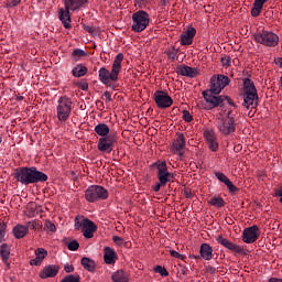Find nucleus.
<instances>
[{
	"mask_svg": "<svg viewBox=\"0 0 282 282\" xmlns=\"http://www.w3.org/2000/svg\"><path fill=\"white\" fill-rule=\"evenodd\" d=\"M154 101L159 109H169V107L173 105V98H171L167 93L162 90H156L154 93Z\"/></svg>",
	"mask_w": 282,
	"mask_h": 282,
	"instance_id": "9b49d317",
	"label": "nucleus"
},
{
	"mask_svg": "<svg viewBox=\"0 0 282 282\" xmlns=\"http://www.w3.org/2000/svg\"><path fill=\"white\" fill-rule=\"evenodd\" d=\"M177 74H180L181 76H187L188 78H195V76L199 74V70L191 66H181L177 68Z\"/></svg>",
	"mask_w": 282,
	"mask_h": 282,
	"instance_id": "4be33fe9",
	"label": "nucleus"
},
{
	"mask_svg": "<svg viewBox=\"0 0 282 282\" xmlns=\"http://www.w3.org/2000/svg\"><path fill=\"white\" fill-rule=\"evenodd\" d=\"M230 85V77L226 75H214L210 78V84H209V91H213L216 96L219 95L220 91H224L226 87Z\"/></svg>",
	"mask_w": 282,
	"mask_h": 282,
	"instance_id": "0eeeda50",
	"label": "nucleus"
},
{
	"mask_svg": "<svg viewBox=\"0 0 282 282\" xmlns=\"http://www.w3.org/2000/svg\"><path fill=\"white\" fill-rule=\"evenodd\" d=\"M199 254L204 261H210L213 259V247L208 243L200 245Z\"/></svg>",
	"mask_w": 282,
	"mask_h": 282,
	"instance_id": "bb28decb",
	"label": "nucleus"
},
{
	"mask_svg": "<svg viewBox=\"0 0 282 282\" xmlns=\"http://www.w3.org/2000/svg\"><path fill=\"white\" fill-rule=\"evenodd\" d=\"M72 56H73V59L77 62L84 58V56H87V52L80 48H75L72 53Z\"/></svg>",
	"mask_w": 282,
	"mask_h": 282,
	"instance_id": "f704fd0d",
	"label": "nucleus"
},
{
	"mask_svg": "<svg viewBox=\"0 0 282 282\" xmlns=\"http://www.w3.org/2000/svg\"><path fill=\"white\" fill-rule=\"evenodd\" d=\"M85 30H87V32H89L90 34H94V28L86 26Z\"/></svg>",
	"mask_w": 282,
	"mask_h": 282,
	"instance_id": "4d7b16f0",
	"label": "nucleus"
},
{
	"mask_svg": "<svg viewBox=\"0 0 282 282\" xmlns=\"http://www.w3.org/2000/svg\"><path fill=\"white\" fill-rule=\"evenodd\" d=\"M183 120H185V122H192L193 115H191V112L188 110H184L183 111Z\"/></svg>",
	"mask_w": 282,
	"mask_h": 282,
	"instance_id": "a19ab883",
	"label": "nucleus"
},
{
	"mask_svg": "<svg viewBox=\"0 0 282 282\" xmlns=\"http://www.w3.org/2000/svg\"><path fill=\"white\" fill-rule=\"evenodd\" d=\"M280 203L282 204V196H281V198H280Z\"/></svg>",
	"mask_w": 282,
	"mask_h": 282,
	"instance_id": "69168bd1",
	"label": "nucleus"
},
{
	"mask_svg": "<svg viewBox=\"0 0 282 282\" xmlns=\"http://www.w3.org/2000/svg\"><path fill=\"white\" fill-rule=\"evenodd\" d=\"M185 197H191V192L185 191Z\"/></svg>",
	"mask_w": 282,
	"mask_h": 282,
	"instance_id": "bf43d9fd",
	"label": "nucleus"
},
{
	"mask_svg": "<svg viewBox=\"0 0 282 282\" xmlns=\"http://www.w3.org/2000/svg\"><path fill=\"white\" fill-rule=\"evenodd\" d=\"M104 261L107 265H113L118 261V253L110 247L104 248Z\"/></svg>",
	"mask_w": 282,
	"mask_h": 282,
	"instance_id": "6ab92c4d",
	"label": "nucleus"
},
{
	"mask_svg": "<svg viewBox=\"0 0 282 282\" xmlns=\"http://www.w3.org/2000/svg\"><path fill=\"white\" fill-rule=\"evenodd\" d=\"M79 87L83 91H87V89H89V85L87 83H82Z\"/></svg>",
	"mask_w": 282,
	"mask_h": 282,
	"instance_id": "603ef678",
	"label": "nucleus"
},
{
	"mask_svg": "<svg viewBox=\"0 0 282 282\" xmlns=\"http://www.w3.org/2000/svg\"><path fill=\"white\" fill-rule=\"evenodd\" d=\"M72 99L68 97H61L57 101L56 113L59 122H67L72 116Z\"/></svg>",
	"mask_w": 282,
	"mask_h": 282,
	"instance_id": "20e7f679",
	"label": "nucleus"
},
{
	"mask_svg": "<svg viewBox=\"0 0 282 282\" xmlns=\"http://www.w3.org/2000/svg\"><path fill=\"white\" fill-rule=\"evenodd\" d=\"M204 137L207 141V144L210 151L216 152L219 150V143L217 142V137L215 135V131H213L212 129H207L204 132Z\"/></svg>",
	"mask_w": 282,
	"mask_h": 282,
	"instance_id": "f3484780",
	"label": "nucleus"
},
{
	"mask_svg": "<svg viewBox=\"0 0 282 282\" xmlns=\"http://www.w3.org/2000/svg\"><path fill=\"white\" fill-rule=\"evenodd\" d=\"M226 186L229 193H237V191H239V188H237V186H235V184H232L230 181L227 183Z\"/></svg>",
	"mask_w": 282,
	"mask_h": 282,
	"instance_id": "a18cd8bd",
	"label": "nucleus"
},
{
	"mask_svg": "<svg viewBox=\"0 0 282 282\" xmlns=\"http://www.w3.org/2000/svg\"><path fill=\"white\" fill-rule=\"evenodd\" d=\"M85 74H87V67L83 65H77L75 68H73V76H75V78H80L85 76Z\"/></svg>",
	"mask_w": 282,
	"mask_h": 282,
	"instance_id": "473e14b6",
	"label": "nucleus"
},
{
	"mask_svg": "<svg viewBox=\"0 0 282 282\" xmlns=\"http://www.w3.org/2000/svg\"><path fill=\"white\" fill-rule=\"evenodd\" d=\"M259 235H261L259 226L253 225L243 230L242 241H245V243H254V241L259 239Z\"/></svg>",
	"mask_w": 282,
	"mask_h": 282,
	"instance_id": "ddd939ff",
	"label": "nucleus"
},
{
	"mask_svg": "<svg viewBox=\"0 0 282 282\" xmlns=\"http://www.w3.org/2000/svg\"><path fill=\"white\" fill-rule=\"evenodd\" d=\"M203 98L209 106V109H215V107L224 105V100H230L228 96H215V93L210 90H204Z\"/></svg>",
	"mask_w": 282,
	"mask_h": 282,
	"instance_id": "1a4fd4ad",
	"label": "nucleus"
},
{
	"mask_svg": "<svg viewBox=\"0 0 282 282\" xmlns=\"http://www.w3.org/2000/svg\"><path fill=\"white\" fill-rule=\"evenodd\" d=\"M275 195H276L278 197H282V186L279 187V188L275 191Z\"/></svg>",
	"mask_w": 282,
	"mask_h": 282,
	"instance_id": "5fc2aeb1",
	"label": "nucleus"
},
{
	"mask_svg": "<svg viewBox=\"0 0 282 282\" xmlns=\"http://www.w3.org/2000/svg\"><path fill=\"white\" fill-rule=\"evenodd\" d=\"M264 3H268V0H254L253 7L251 9V14L253 17H259V14H261V11L263 10Z\"/></svg>",
	"mask_w": 282,
	"mask_h": 282,
	"instance_id": "c85d7f7f",
	"label": "nucleus"
},
{
	"mask_svg": "<svg viewBox=\"0 0 282 282\" xmlns=\"http://www.w3.org/2000/svg\"><path fill=\"white\" fill-rule=\"evenodd\" d=\"M109 126L105 123H99L95 127V133L101 138H107L109 135Z\"/></svg>",
	"mask_w": 282,
	"mask_h": 282,
	"instance_id": "7c9ffc66",
	"label": "nucleus"
},
{
	"mask_svg": "<svg viewBox=\"0 0 282 282\" xmlns=\"http://www.w3.org/2000/svg\"><path fill=\"white\" fill-rule=\"evenodd\" d=\"M68 250H78V248H80V245L78 243V241L73 240L67 245Z\"/></svg>",
	"mask_w": 282,
	"mask_h": 282,
	"instance_id": "ea45409f",
	"label": "nucleus"
},
{
	"mask_svg": "<svg viewBox=\"0 0 282 282\" xmlns=\"http://www.w3.org/2000/svg\"><path fill=\"white\" fill-rule=\"evenodd\" d=\"M61 282H80V275L69 274L65 276Z\"/></svg>",
	"mask_w": 282,
	"mask_h": 282,
	"instance_id": "e433bc0d",
	"label": "nucleus"
},
{
	"mask_svg": "<svg viewBox=\"0 0 282 282\" xmlns=\"http://www.w3.org/2000/svg\"><path fill=\"white\" fill-rule=\"evenodd\" d=\"M112 241L113 243H116L117 246H122L124 243V239L120 238L119 236H113L112 237Z\"/></svg>",
	"mask_w": 282,
	"mask_h": 282,
	"instance_id": "49530a36",
	"label": "nucleus"
},
{
	"mask_svg": "<svg viewBox=\"0 0 282 282\" xmlns=\"http://www.w3.org/2000/svg\"><path fill=\"white\" fill-rule=\"evenodd\" d=\"M158 169V178L161 184H169L171 180H173V174L169 172V167H166V162L161 161L156 163Z\"/></svg>",
	"mask_w": 282,
	"mask_h": 282,
	"instance_id": "f8f14e48",
	"label": "nucleus"
},
{
	"mask_svg": "<svg viewBox=\"0 0 282 282\" xmlns=\"http://www.w3.org/2000/svg\"><path fill=\"white\" fill-rule=\"evenodd\" d=\"M59 20L62 21L66 30H69V28H72V15H69V10L59 9Z\"/></svg>",
	"mask_w": 282,
	"mask_h": 282,
	"instance_id": "393cba45",
	"label": "nucleus"
},
{
	"mask_svg": "<svg viewBox=\"0 0 282 282\" xmlns=\"http://www.w3.org/2000/svg\"><path fill=\"white\" fill-rule=\"evenodd\" d=\"M257 100H259V95L257 94L254 82L250 78H246L243 80V106L250 109V107H254Z\"/></svg>",
	"mask_w": 282,
	"mask_h": 282,
	"instance_id": "7ed1b4c3",
	"label": "nucleus"
},
{
	"mask_svg": "<svg viewBox=\"0 0 282 282\" xmlns=\"http://www.w3.org/2000/svg\"><path fill=\"white\" fill-rule=\"evenodd\" d=\"M170 254H171V257H174V259L184 260V256H182L180 252H177L175 250H170Z\"/></svg>",
	"mask_w": 282,
	"mask_h": 282,
	"instance_id": "de8ad7c7",
	"label": "nucleus"
},
{
	"mask_svg": "<svg viewBox=\"0 0 282 282\" xmlns=\"http://www.w3.org/2000/svg\"><path fill=\"white\" fill-rule=\"evenodd\" d=\"M6 224L4 223H0V243L1 241H3V237H6Z\"/></svg>",
	"mask_w": 282,
	"mask_h": 282,
	"instance_id": "37998d69",
	"label": "nucleus"
},
{
	"mask_svg": "<svg viewBox=\"0 0 282 282\" xmlns=\"http://www.w3.org/2000/svg\"><path fill=\"white\" fill-rule=\"evenodd\" d=\"M109 192L100 185H90L85 192L86 202H98L100 199H107Z\"/></svg>",
	"mask_w": 282,
	"mask_h": 282,
	"instance_id": "423d86ee",
	"label": "nucleus"
},
{
	"mask_svg": "<svg viewBox=\"0 0 282 282\" xmlns=\"http://www.w3.org/2000/svg\"><path fill=\"white\" fill-rule=\"evenodd\" d=\"M104 96L106 98V102H111V94L109 91H105Z\"/></svg>",
	"mask_w": 282,
	"mask_h": 282,
	"instance_id": "864d4df0",
	"label": "nucleus"
},
{
	"mask_svg": "<svg viewBox=\"0 0 282 282\" xmlns=\"http://www.w3.org/2000/svg\"><path fill=\"white\" fill-rule=\"evenodd\" d=\"M269 282H282V279L279 278H271Z\"/></svg>",
	"mask_w": 282,
	"mask_h": 282,
	"instance_id": "6e6d98bb",
	"label": "nucleus"
},
{
	"mask_svg": "<svg viewBox=\"0 0 282 282\" xmlns=\"http://www.w3.org/2000/svg\"><path fill=\"white\" fill-rule=\"evenodd\" d=\"M1 142H3V139L0 137V144H1Z\"/></svg>",
	"mask_w": 282,
	"mask_h": 282,
	"instance_id": "e2e57ef3",
	"label": "nucleus"
},
{
	"mask_svg": "<svg viewBox=\"0 0 282 282\" xmlns=\"http://www.w3.org/2000/svg\"><path fill=\"white\" fill-rule=\"evenodd\" d=\"M45 226L50 232H56V225H54V223L46 220Z\"/></svg>",
	"mask_w": 282,
	"mask_h": 282,
	"instance_id": "79ce46f5",
	"label": "nucleus"
},
{
	"mask_svg": "<svg viewBox=\"0 0 282 282\" xmlns=\"http://www.w3.org/2000/svg\"><path fill=\"white\" fill-rule=\"evenodd\" d=\"M215 176L217 177V180L219 182H221L225 185H227L230 182V178H228V176H226V174H224V173L216 172Z\"/></svg>",
	"mask_w": 282,
	"mask_h": 282,
	"instance_id": "c9c22d12",
	"label": "nucleus"
},
{
	"mask_svg": "<svg viewBox=\"0 0 282 282\" xmlns=\"http://www.w3.org/2000/svg\"><path fill=\"white\" fill-rule=\"evenodd\" d=\"M186 147V138H184L183 133H178L176 140L173 142L172 151L174 153H178L180 156L184 155L182 153V149Z\"/></svg>",
	"mask_w": 282,
	"mask_h": 282,
	"instance_id": "aec40b11",
	"label": "nucleus"
},
{
	"mask_svg": "<svg viewBox=\"0 0 282 282\" xmlns=\"http://www.w3.org/2000/svg\"><path fill=\"white\" fill-rule=\"evenodd\" d=\"M25 235H28V227L23 225H17L13 228V236L15 237V239H23Z\"/></svg>",
	"mask_w": 282,
	"mask_h": 282,
	"instance_id": "c756f323",
	"label": "nucleus"
},
{
	"mask_svg": "<svg viewBox=\"0 0 282 282\" xmlns=\"http://www.w3.org/2000/svg\"><path fill=\"white\" fill-rule=\"evenodd\" d=\"M0 257L4 265L10 269V246L2 243L0 247Z\"/></svg>",
	"mask_w": 282,
	"mask_h": 282,
	"instance_id": "b1692460",
	"label": "nucleus"
},
{
	"mask_svg": "<svg viewBox=\"0 0 282 282\" xmlns=\"http://www.w3.org/2000/svg\"><path fill=\"white\" fill-rule=\"evenodd\" d=\"M197 30L193 26H188L185 32L181 35V45H193V39H195Z\"/></svg>",
	"mask_w": 282,
	"mask_h": 282,
	"instance_id": "a211bd4d",
	"label": "nucleus"
},
{
	"mask_svg": "<svg viewBox=\"0 0 282 282\" xmlns=\"http://www.w3.org/2000/svg\"><path fill=\"white\" fill-rule=\"evenodd\" d=\"M25 228H28V230H30V228H31V229H34V228H36V223H34V221H29V223H28V226H25Z\"/></svg>",
	"mask_w": 282,
	"mask_h": 282,
	"instance_id": "3c124183",
	"label": "nucleus"
},
{
	"mask_svg": "<svg viewBox=\"0 0 282 282\" xmlns=\"http://www.w3.org/2000/svg\"><path fill=\"white\" fill-rule=\"evenodd\" d=\"M236 127L235 118L230 115L218 120V129L220 133H224V135H230V133H235Z\"/></svg>",
	"mask_w": 282,
	"mask_h": 282,
	"instance_id": "9d476101",
	"label": "nucleus"
},
{
	"mask_svg": "<svg viewBox=\"0 0 282 282\" xmlns=\"http://www.w3.org/2000/svg\"><path fill=\"white\" fill-rule=\"evenodd\" d=\"M209 204L216 208H223V206H226V200L221 197H212Z\"/></svg>",
	"mask_w": 282,
	"mask_h": 282,
	"instance_id": "72a5a7b5",
	"label": "nucleus"
},
{
	"mask_svg": "<svg viewBox=\"0 0 282 282\" xmlns=\"http://www.w3.org/2000/svg\"><path fill=\"white\" fill-rule=\"evenodd\" d=\"M98 227H96V224L89 219H84L82 224V232L86 239H91L94 237V232Z\"/></svg>",
	"mask_w": 282,
	"mask_h": 282,
	"instance_id": "dca6fc26",
	"label": "nucleus"
},
{
	"mask_svg": "<svg viewBox=\"0 0 282 282\" xmlns=\"http://www.w3.org/2000/svg\"><path fill=\"white\" fill-rule=\"evenodd\" d=\"M167 56L169 58H171L172 61H175V58H177V48H175V46H171L167 50Z\"/></svg>",
	"mask_w": 282,
	"mask_h": 282,
	"instance_id": "4c0bfd02",
	"label": "nucleus"
},
{
	"mask_svg": "<svg viewBox=\"0 0 282 282\" xmlns=\"http://www.w3.org/2000/svg\"><path fill=\"white\" fill-rule=\"evenodd\" d=\"M64 270H65V272H67V273L74 272V265H72V264H66V265L64 267Z\"/></svg>",
	"mask_w": 282,
	"mask_h": 282,
	"instance_id": "8fccbe9b",
	"label": "nucleus"
},
{
	"mask_svg": "<svg viewBox=\"0 0 282 282\" xmlns=\"http://www.w3.org/2000/svg\"><path fill=\"white\" fill-rule=\"evenodd\" d=\"M82 265L88 272H94V270L96 268V262H94V260H91L89 258H83L82 259Z\"/></svg>",
	"mask_w": 282,
	"mask_h": 282,
	"instance_id": "2f4dec72",
	"label": "nucleus"
},
{
	"mask_svg": "<svg viewBox=\"0 0 282 282\" xmlns=\"http://www.w3.org/2000/svg\"><path fill=\"white\" fill-rule=\"evenodd\" d=\"M194 259H199V256L194 257Z\"/></svg>",
	"mask_w": 282,
	"mask_h": 282,
	"instance_id": "0e129e2a",
	"label": "nucleus"
},
{
	"mask_svg": "<svg viewBox=\"0 0 282 282\" xmlns=\"http://www.w3.org/2000/svg\"><path fill=\"white\" fill-rule=\"evenodd\" d=\"M86 0H64L65 9L70 10L72 12L83 8L85 6Z\"/></svg>",
	"mask_w": 282,
	"mask_h": 282,
	"instance_id": "a878e982",
	"label": "nucleus"
},
{
	"mask_svg": "<svg viewBox=\"0 0 282 282\" xmlns=\"http://www.w3.org/2000/svg\"><path fill=\"white\" fill-rule=\"evenodd\" d=\"M216 241L220 243V246H224V248H227V250H231V252H236L237 254H243V248L239 245L232 243L230 240L218 236L216 238Z\"/></svg>",
	"mask_w": 282,
	"mask_h": 282,
	"instance_id": "2eb2a0df",
	"label": "nucleus"
},
{
	"mask_svg": "<svg viewBox=\"0 0 282 282\" xmlns=\"http://www.w3.org/2000/svg\"><path fill=\"white\" fill-rule=\"evenodd\" d=\"M115 143L116 139L113 137H101L98 141L97 149L101 151V153H111Z\"/></svg>",
	"mask_w": 282,
	"mask_h": 282,
	"instance_id": "4468645a",
	"label": "nucleus"
},
{
	"mask_svg": "<svg viewBox=\"0 0 282 282\" xmlns=\"http://www.w3.org/2000/svg\"><path fill=\"white\" fill-rule=\"evenodd\" d=\"M122 61H124V55L122 53H118L112 62L110 70L106 67L99 68V80L102 85L109 86L112 83L118 82V76H120V72H122Z\"/></svg>",
	"mask_w": 282,
	"mask_h": 282,
	"instance_id": "f257e3e1",
	"label": "nucleus"
},
{
	"mask_svg": "<svg viewBox=\"0 0 282 282\" xmlns=\"http://www.w3.org/2000/svg\"><path fill=\"white\" fill-rule=\"evenodd\" d=\"M15 177L21 184H36L39 182H47V175L43 172H39L36 167H21Z\"/></svg>",
	"mask_w": 282,
	"mask_h": 282,
	"instance_id": "f03ea898",
	"label": "nucleus"
},
{
	"mask_svg": "<svg viewBox=\"0 0 282 282\" xmlns=\"http://www.w3.org/2000/svg\"><path fill=\"white\" fill-rule=\"evenodd\" d=\"M57 274H58V268H56V265H47L40 272V276L42 279H52Z\"/></svg>",
	"mask_w": 282,
	"mask_h": 282,
	"instance_id": "5701e85b",
	"label": "nucleus"
},
{
	"mask_svg": "<svg viewBox=\"0 0 282 282\" xmlns=\"http://www.w3.org/2000/svg\"><path fill=\"white\" fill-rule=\"evenodd\" d=\"M169 0H162V3H164V6H166Z\"/></svg>",
	"mask_w": 282,
	"mask_h": 282,
	"instance_id": "052dcab7",
	"label": "nucleus"
},
{
	"mask_svg": "<svg viewBox=\"0 0 282 282\" xmlns=\"http://www.w3.org/2000/svg\"><path fill=\"white\" fill-rule=\"evenodd\" d=\"M111 281L113 282H129V273L124 270H118L112 273Z\"/></svg>",
	"mask_w": 282,
	"mask_h": 282,
	"instance_id": "cd10ccee",
	"label": "nucleus"
},
{
	"mask_svg": "<svg viewBox=\"0 0 282 282\" xmlns=\"http://www.w3.org/2000/svg\"><path fill=\"white\" fill-rule=\"evenodd\" d=\"M154 272H156L158 274H161V276H169V271H166V269L163 268L162 265H156L154 268Z\"/></svg>",
	"mask_w": 282,
	"mask_h": 282,
	"instance_id": "58836bf2",
	"label": "nucleus"
},
{
	"mask_svg": "<svg viewBox=\"0 0 282 282\" xmlns=\"http://www.w3.org/2000/svg\"><path fill=\"white\" fill-rule=\"evenodd\" d=\"M162 186H166L165 184H162V182L160 183H156L154 186H153V191L155 193H159L160 188H162Z\"/></svg>",
	"mask_w": 282,
	"mask_h": 282,
	"instance_id": "09e8293b",
	"label": "nucleus"
},
{
	"mask_svg": "<svg viewBox=\"0 0 282 282\" xmlns=\"http://www.w3.org/2000/svg\"><path fill=\"white\" fill-rule=\"evenodd\" d=\"M150 18L145 11H137L132 14V31L144 32L149 26Z\"/></svg>",
	"mask_w": 282,
	"mask_h": 282,
	"instance_id": "6e6552de",
	"label": "nucleus"
},
{
	"mask_svg": "<svg viewBox=\"0 0 282 282\" xmlns=\"http://www.w3.org/2000/svg\"><path fill=\"white\" fill-rule=\"evenodd\" d=\"M35 258L30 260V265H41L47 257V251L45 248H37L34 251Z\"/></svg>",
	"mask_w": 282,
	"mask_h": 282,
	"instance_id": "412c9836",
	"label": "nucleus"
},
{
	"mask_svg": "<svg viewBox=\"0 0 282 282\" xmlns=\"http://www.w3.org/2000/svg\"><path fill=\"white\" fill-rule=\"evenodd\" d=\"M254 41L264 45V47H276L279 45V35L272 31H262L254 34Z\"/></svg>",
	"mask_w": 282,
	"mask_h": 282,
	"instance_id": "39448f33",
	"label": "nucleus"
},
{
	"mask_svg": "<svg viewBox=\"0 0 282 282\" xmlns=\"http://www.w3.org/2000/svg\"><path fill=\"white\" fill-rule=\"evenodd\" d=\"M221 65H223V67H230V65H231L230 56L223 57Z\"/></svg>",
	"mask_w": 282,
	"mask_h": 282,
	"instance_id": "c03bdc74",
	"label": "nucleus"
},
{
	"mask_svg": "<svg viewBox=\"0 0 282 282\" xmlns=\"http://www.w3.org/2000/svg\"><path fill=\"white\" fill-rule=\"evenodd\" d=\"M276 65H280L282 67V57H279L275 59Z\"/></svg>",
	"mask_w": 282,
	"mask_h": 282,
	"instance_id": "13d9d810",
	"label": "nucleus"
},
{
	"mask_svg": "<svg viewBox=\"0 0 282 282\" xmlns=\"http://www.w3.org/2000/svg\"><path fill=\"white\" fill-rule=\"evenodd\" d=\"M139 1H143L144 3H147V2H149V1H151V0H139Z\"/></svg>",
	"mask_w": 282,
	"mask_h": 282,
	"instance_id": "680f3d73",
	"label": "nucleus"
}]
</instances>
